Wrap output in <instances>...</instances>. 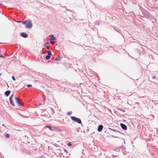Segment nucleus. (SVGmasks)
<instances>
[{
  "instance_id": "nucleus-1",
  "label": "nucleus",
  "mask_w": 158,
  "mask_h": 158,
  "mask_svg": "<svg viewBox=\"0 0 158 158\" xmlns=\"http://www.w3.org/2000/svg\"><path fill=\"white\" fill-rule=\"evenodd\" d=\"M71 119L74 122L79 124H81V121L80 119L74 116L71 117Z\"/></svg>"
},
{
  "instance_id": "nucleus-2",
  "label": "nucleus",
  "mask_w": 158,
  "mask_h": 158,
  "mask_svg": "<svg viewBox=\"0 0 158 158\" xmlns=\"http://www.w3.org/2000/svg\"><path fill=\"white\" fill-rule=\"evenodd\" d=\"M32 26V23L29 21L28 20L25 25V28H31Z\"/></svg>"
},
{
  "instance_id": "nucleus-3",
  "label": "nucleus",
  "mask_w": 158,
  "mask_h": 158,
  "mask_svg": "<svg viewBox=\"0 0 158 158\" xmlns=\"http://www.w3.org/2000/svg\"><path fill=\"white\" fill-rule=\"evenodd\" d=\"M47 53H48V55L45 57V58L47 60H49L50 58V56L51 55V52L50 51H47Z\"/></svg>"
},
{
  "instance_id": "nucleus-4",
  "label": "nucleus",
  "mask_w": 158,
  "mask_h": 158,
  "mask_svg": "<svg viewBox=\"0 0 158 158\" xmlns=\"http://www.w3.org/2000/svg\"><path fill=\"white\" fill-rule=\"evenodd\" d=\"M15 100L16 102L18 104V105L19 106H23V104L21 103V102L19 100V98L17 97L15 98Z\"/></svg>"
},
{
  "instance_id": "nucleus-5",
  "label": "nucleus",
  "mask_w": 158,
  "mask_h": 158,
  "mask_svg": "<svg viewBox=\"0 0 158 158\" xmlns=\"http://www.w3.org/2000/svg\"><path fill=\"white\" fill-rule=\"evenodd\" d=\"M144 17L147 19H150V15L149 13L147 12H144L143 13Z\"/></svg>"
},
{
  "instance_id": "nucleus-6",
  "label": "nucleus",
  "mask_w": 158,
  "mask_h": 158,
  "mask_svg": "<svg viewBox=\"0 0 158 158\" xmlns=\"http://www.w3.org/2000/svg\"><path fill=\"white\" fill-rule=\"evenodd\" d=\"M14 96V95L12 94V95L10 97V103L12 105H13L14 106H15V104L14 103L13 101L12 100V98Z\"/></svg>"
},
{
  "instance_id": "nucleus-7",
  "label": "nucleus",
  "mask_w": 158,
  "mask_h": 158,
  "mask_svg": "<svg viewBox=\"0 0 158 158\" xmlns=\"http://www.w3.org/2000/svg\"><path fill=\"white\" fill-rule=\"evenodd\" d=\"M20 35L21 36H22L24 38H26L27 37V34L25 32L21 33L20 34Z\"/></svg>"
},
{
  "instance_id": "nucleus-8",
  "label": "nucleus",
  "mask_w": 158,
  "mask_h": 158,
  "mask_svg": "<svg viewBox=\"0 0 158 158\" xmlns=\"http://www.w3.org/2000/svg\"><path fill=\"white\" fill-rule=\"evenodd\" d=\"M120 126L124 130H126L127 129L126 126L123 123H120Z\"/></svg>"
},
{
  "instance_id": "nucleus-9",
  "label": "nucleus",
  "mask_w": 158,
  "mask_h": 158,
  "mask_svg": "<svg viewBox=\"0 0 158 158\" xmlns=\"http://www.w3.org/2000/svg\"><path fill=\"white\" fill-rule=\"evenodd\" d=\"M103 128V126L102 125H100L98 126V131H101Z\"/></svg>"
},
{
  "instance_id": "nucleus-10",
  "label": "nucleus",
  "mask_w": 158,
  "mask_h": 158,
  "mask_svg": "<svg viewBox=\"0 0 158 158\" xmlns=\"http://www.w3.org/2000/svg\"><path fill=\"white\" fill-rule=\"evenodd\" d=\"M50 42L51 43V41L53 40V41H55L56 40V38L55 37H54L53 35H51V38H50Z\"/></svg>"
},
{
  "instance_id": "nucleus-11",
  "label": "nucleus",
  "mask_w": 158,
  "mask_h": 158,
  "mask_svg": "<svg viewBox=\"0 0 158 158\" xmlns=\"http://www.w3.org/2000/svg\"><path fill=\"white\" fill-rule=\"evenodd\" d=\"M10 93V91H7L5 93V94L6 96H8Z\"/></svg>"
},
{
  "instance_id": "nucleus-12",
  "label": "nucleus",
  "mask_w": 158,
  "mask_h": 158,
  "mask_svg": "<svg viewBox=\"0 0 158 158\" xmlns=\"http://www.w3.org/2000/svg\"><path fill=\"white\" fill-rule=\"evenodd\" d=\"M58 129V127H55L54 126H52V129L51 130V131H56Z\"/></svg>"
},
{
  "instance_id": "nucleus-13",
  "label": "nucleus",
  "mask_w": 158,
  "mask_h": 158,
  "mask_svg": "<svg viewBox=\"0 0 158 158\" xmlns=\"http://www.w3.org/2000/svg\"><path fill=\"white\" fill-rule=\"evenodd\" d=\"M114 29L116 31L119 33H120L121 31V30L119 28H114Z\"/></svg>"
},
{
  "instance_id": "nucleus-14",
  "label": "nucleus",
  "mask_w": 158,
  "mask_h": 158,
  "mask_svg": "<svg viewBox=\"0 0 158 158\" xmlns=\"http://www.w3.org/2000/svg\"><path fill=\"white\" fill-rule=\"evenodd\" d=\"M60 60V55H58L55 59V60L56 61L59 60Z\"/></svg>"
},
{
  "instance_id": "nucleus-15",
  "label": "nucleus",
  "mask_w": 158,
  "mask_h": 158,
  "mask_svg": "<svg viewBox=\"0 0 158 158\" xmlns=\"http://www.w3.org/2000/svg\"><path fill=\"white\" fill-rule=\"evenodd\" d=\"M46 128H48L51 131L52 129V127H51L49 125H48L46 127Z\"/></svg>"
},
{
  "instance_id": "nucleus-16",
  "label": "nucleus",
  "mask_w": 158,
  "mask_h": 158,
  "mask_svg": "<svg viewBox=\"0 0 158 158\" xmlns=\"http://www.w3.org/2000/svg\"><path fill=\"white\" fill-rule=\"evenodd\" d=\"M110 129L112 130L113 131H116V132H119V133H121L122 134H123L121 132H119V131H117L116 130H115V129H111V128H110Z\"/></svg>"
},
{
  "instance_id": "nucleus-17",
  "label": "nucleus",
  "mask_w": 158,
  "mask_h": 158,
  "mask_svg": "<svg viewBox=\"0 0 158 158\" xmlns=\"http://www.w3.org/2000/svg\"><path fill=\"white\" fill-rule=\"evenodd\" d=\"M27 21L28 20H26L25 21H22V23L23 24L26 25L27 23Z\"/></svg>"
},
{
  "instance_id": "nucleus-18",
  "label": "nucleus",
  "mask_w": 158,
  "mask_h": 158,
  "mask_svg": "<svg viewBox=\"0 0 158 158\" xmlns=\"http://www.w3.org/2000/svg\"><path fill=\"white\" fill-rule=\"evenodd\" d=\"M5 137L6 138H8L10 137V135L9 134H6L5 135Z\"/></svg>"
},
{
  "instance_id": "nucleus-19",
  "label": "nucleus",
  "mask_w": 158,
  "mask_h": 158,
  "mask_svg": "<svg viewBox=\"0 0 158 158\" xmlns=\"http://www.w3.org/2000/svg\"><path fill=\"white\" fill-rule=\"evenodd\" d=\"M72 111H69L67 113V114L68 115H70L72 114Z\"/></svg>"
},
{
  "instance_id": "nucleus-20",
  "label": "nucleus",
  "mask_w": 158,
  "mask_h": 158,
  "mask_svg": "<svg viewBox=\"0 0 158 158\" xmlns=\"http://www.w3.org/2000/svg\"><path fill=\"white\" fill-rule=\"evenodd\" d=\"M44 46L45 47L48 49H49V46H45V44H44Z\"/></svg>"
},
{
  "instance_id": "nucleus-21",
  "label": "nucleus",
  "mask_w": 158,
  "mask_h": 158,
  "mask_svg": "<svg viewBox=\"0 0 158 158\" xmlns=\"http://www.w3.org/2000/svg\"><path fill=\"white\" fill-rule=\"evenodd\" d=\"M67 145L68 146H71L72 144H71V143H69L68 144H67Z\"/></svg>"
},
{
  "instance_id": "nucleus-22",
  "label": "nucleus",
  "mask_w": 158,
  "mask_h": 158,
  "mask_svg": "<svg viewBox=\"0 0 158 158\" xmlns=\"http://www.w3.org/2000/svg\"><path fill=\"white\" fill-rule=\"evenodd\" d=\"M27 86L28 87H32V85H31L29 84L27 85Z\"/></svg>"
},
{
  "instance_id": "nucleus-23",
  "label": "nucleus",
  "mask_w": 158,
  "mask_h": 158,
  "mask_svg": "<svg viewBox=\"0 0 158 158\" xmlns=\"http://www.w3.org/2000/svg\"><path fill=\"white\" fill-rule=\"evenodd\" d=\"M0 57L2 58H5V56H4L0 54Z\"/></svg>"
},
{
  "instance_id": "nucleus-24",
  "label": "nucleus",
  "mask_w": 158,
  "mask_h": 158,
  "mask_svg": "<svg viewBox=\"0 0 158 158\" xmlns=\"http://www.w3.org/2000/svg\"><path fill=\"white\" fill-rule=\"evenodd\" d=\"M12 79L14 81H15V77L14 76H12Z\"/></svg>"
},
{
  "instance_id": "nucleus-25",
  "label": "nucleus",
  "mask_w": 158,
  "mask_h": 158,
  "mask_svg": "<svg viewBox=\"0 0 158 158\" xmlns=\"http://www.w3.org/2000/svg\"><path fill=\"white\" fill-rule=\"evenodd\" d=\"M112 137H114V138H118V137H117V136H112Z\"/></svg>"
},
{
  "instance_id": "nucleus-26",
  "label": "nucleus",
  "mask_w": 158,
  "mask_h": 158,
  "mask_svg": "<svg viewBox=\"0 0 158 158\" xmlns=\"http://www.w3.org/2000/svg\"><path fill=\"white\" fill-rule=\"evenodd\" d=\"M49 44V42H47L45 44Z\"/></svg>"
},
{
  "instance_id": "nucleus-27",
  "label": "nucleus",
  "mask_w": 158,
  "mask_h": 158,
  "mask_svg": "<svg viewBox=\"0 0 158 158\" xmlns=\"http://www.w3.org/2000/svg\"><path fill=\"white\" fill-rule=\"evenodd\" d=\"M64 151L65 152H67V150H66V149H64Z\"/></svg>"
},
{
  "instance_id": "nucleus-28",
  "label": "nucleus",
  "mask_w": 158,
  "mask_h": 158,
  "mask_svg": "<svg viewBox=\"0 0 158 158\" xmlns=\"http://www.w3.org/2000/svg\"><path fill=\"white\" fill-rule=\"evenodd\" d=\"M22 21H18V22H19V23H22Z\"/></svg>"
},
{
  "instance_id": "nucleus-29",
  "label": "nucleus",
  "mask_w": 158,
  "mask_h": 158,
  "mask_svg": "<svg viewBox=\"0 0 158 158\" xmlns=\"http://www.w3.org/2000/svg\"><path fill=\"white\" fill-rule=\"evenodd\" d=\"M1 75H2V73H0V76Z\"/></svg>"
},
{
  "instance_id": "nucleus-30",
  "label": "nucleus",
  "mask_w": 158,
  "mask_h": 158,
  "mask_svg": "<svg viewBox=\"0 0 158 158\" xmlns=\"http://www.w3.org/2000/svg\"><path fill=\"white\" fill-rule=\"evenodd\" d=\"M154 77V78H155V76H154V77Z\"/></svg>"
}]
</instances>
